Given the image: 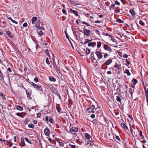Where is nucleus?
I'll use <instances>...</instances> for the list:
<instances>
[{
  "label": "nucleus",
  "mask_w": 148,
  "mask_h": 148,
  "mask_svg": "<svg viewBox=\"0 0 148 148\" xmlns=\"http://www.w3.org/2000/svg\"><path fill=\"white\" fill-rule=\"evenodd\" d=\"M95 106L93 105L90 106L86 110V113L88 114H90L91 113H94L95 112Z\"/></svg>",
  "instance_id": "f257e3e1"
},
{
  "label": "nucleus",
  "mask_w": 148,
  "mask_h": 148,
  "mask_svg": "<svg viewBox=\"0 0 148 148\" xmlns=\"http://www.w3.org/2000/svg\"><path fill=\"white\" fill-rule=\"evenodd\" d=\"M32 85L33 87L36 90H37V91H42V88L40 84L37 85L36 84L33 83V82H31Z\"/></svg>",
  "instance_id": "f03ea898"
},
{
  "label": "nucleus",
  "mask_w": 148,
  "mask_h": 148,
  "mask_svg": "<svg viewBox=\"0 0 148 148\" xmlns=\"http://www.w3.org/2000/svg\"><path fill=\"white\" fill-rule=\"evenodd\" d=\"M53 67H54V69H56V70L57 71H58V70H59V68L58 67V64L59 63V60H58V63L57 64H56V63L55 60H54V58H53Z\"/></svg>",
  "instance_id": "7ed1b4c3"
},
{
  "label": "nucleus",
  "mask_w": 148,
  "mask_h": 148,
  "mask_svg": "<svg viewBox=\"0 0 148 148\" xmlns=\"http://www.w3.org/2000/svg\"><path fill=\"white\" fill-rule=\"evenodd\" d=\"M44 132L45 135L47 136H49L50 135V132L49 129L47 127H46L44 130Z\"/></svg>",
  "instance_id": "20e7f679"
},
{
  "label": "nucleus",
  "mask_w": 148,
  "mask_h": 148,
  "mask_svg": "<svg viewBox=\"0 0 148 148\" xmlns=\"http://www.w3.org/2000/svg\"><path fill=\"white\" fill-rule=\"evenodd\" d=\"M90 33V30L86 29H84V33L85 35L89 36Z\"/></svg>",
  "instance_id": "39448f33"
},
{
  "label": "nucleus",
  "mask_w": 148,
  "mask_h": 148,
  "mask_svg": "<svg viewBox=\"0 0 148 148\" xmlns=\"http://www.w3.org/2000/svg\"><path fill=\"white\" fill-rule=\"evenodd\" d=\"M145 93L146 94V97L147 101L148 100V86H144Z\"/></svg>",
  "instance_id": "423d86ee"
},
{
  "label": "nucleus",
  "mask_w": 148,
  "mask_h": 148,
  "mask_svg": "<svg viewBox=\"0 0 148 148\" xmlns=\"http://www.w3.org/2000/svg\"><path fill=\"white\" fill-rule=\"evenodd\" d=\"M104 48L106 50L110 52H111L112 49L110 48L107 45H104L103 46Z\"/></svg>",
  "instance_id": "0eeeda50"
},
{
  "label": "nucleus",
  "mask_w": 148,
  "mask_h": 148,
  "mask_svg": "<svg viewBox=\"0 0 148 148\" xmlns=\"http://www.w3.org/2000/svg\"><path fill=\"white\" fill-rule=\"evenodd\" d=\"M95 53L99 59H101L102 58V54L99 51H97Z\"/></svg>",
  "instance_id": "6e6552de"
},
{
  "label": "nucleus",
  "mask_w": 148,
  "mask_h": 148,
  "mask_svg": "<svg viewBox=\"0 0 148 148\" xmlns=\"http://www.w3.org/2000/svg\"><path fill=\"white\" fill-rule=\"evenodd\" d=\"M112 62V60L111 59H109L107 60L106 62L104 63V64H106L107 66L109 65L110 63Z\"/></svg>",
  "instance_id": "1a4fd4ad"
},
{
  "label": "nucleus",
  "mask_w": 148,
  "mask_h": 148,
  "mask_svg": "<svg viewBox=\"0 0 148 148\" xmlns=\"http://www.w3.org/2000/svg\"><path fill=\"white\" fill-rule=\"evenodd\" d=\"M6 34L8 36L11 38H13L14 37L13 35L9 31L6 32Z\"/></svg>",
  "instance_id": "9d476101"
},
{
  "label": "nucleus",
  "mask_w": 148,
  "mask_h": 148,
  "mask_svg": "<svg viewBox=\"0 0 148 148\" xmlns=\"http://www.w3.org/2000/svg\"><path fill=\"white\" fill-rule=\"evenodd\" d=\"M114 67V68H117V69L119 70H121L122 69L121 66L119 64H117L116 62V63Z\"/></svg>",
  "instance_id": "9b49d317"
},
{
  "label": "nucleus",
  "mask_w": 148,
  "mask_h": 148,
  "mask_svg": "<svg viewBox=\"0 0 148 148\" xmlns=\"http://www.w3.org/2000/svg\"><path fill=\"white\" fill-rule=\"evenodd\" d=\"M129 92L131 94L132 97L133 94L134 93V89H133L131 88H130L129 89Z\"/></svg>",
  "instance_id": "f8f14e48"
},
{
  "label": "nucleus",
  "mask_w": 148,
  "mask_h": 148,
  "mask_svg": "<svg viewBox=\"0 0 148 148\" xmlns=\"http://www.w3.org/2000/svg\"><path fill=\"white\" fill-rule=\"evenodd\" d=\"M96 44V43L95 42H90L88 43V46L89 47L92 46V47H95Z\"/></svg>",
  "instance_id": "ddd939ff"
},
{
  "label": "nucleus",
  "mask_w": 148,
  "mask_h": 148,
  "mask_svg": "<svg viewBox=\"0 0 148 148\" xmlns=\"http://www.w3.org/2000/svg\"><path fill=\"white\" fill-rule=\"evenodd\" d=\"M121 126L125 130H127L128 129V128L127 126L125 123H121Z\"/></svg>",
  "instance_id": "4468645a"
},
{
  "label": "nucleus",
  "mask_w": 148,
  "mask_h": 148,
  "mask_svg": "<svg viewBox=\"0 0 148 148\" xmlns=\"http://www.w3.org/2000/svg\"><path fill=\"white\" fill-rule=\"evenodd\" d=\"M25 91L27 98L29 99H31L32 98L30 97V93L27 90H25Z\"/></svg>",
  "instance_id": "2eb2a0df"
},
{
  "label": "nucleus",
  "mask_w": 148,
  "mask_h": 148,
  "mask_svg": "<svg viewBox=\"0 0 148 148\" xmlns=\"http://www.w3.org/2000/svg\"><path fill=\"white\" fill-rule=\"evenodd\" d=\"M49 80L51 82H55L56 81V79L53 77L52 76H50L49 77Z\"/></svg>",
  "instance_id": "dca6fc26"
},
{
  "label": "nucleus",
  "mask_w": 148,
  "mask_h": 148,
  "mask_svg": "<svg viewBox=\"0 0 148 148\" xmlns=\"http://www.w3.org/2000/svg\"><path fill=\"white\" fill-rule=\"evenodd\" d=\"M70 11L71 12V13H73L76 16H78V12L76 11L73 10L72 9H71L70 10Z\"/></svg>",
  "instance_id": "f3484780"
},
{
  "label": "nucleus",
  "mask_w": 148,
  "mask_h": 148,
  "mask_svg": "<svg viewBox=\"0 0 148 148\" xmlns=\"http://www.w3.org/2000/svg\"><path fill=\"white\" fill-rule=\"evenodd\" d=\"M16 109L20 111H22L23 110V108L21 106L17 105L16 106Z\"/></svg>",
  "instance_id": "a211bd4d"
},
{
  "label": "nucleus",
  "mask_w": 148,
  "mask_h": 148,
  "mask_svg": "<svg viewBox=\"0 0 148 148\" xmlns=\"http://www.w3.org/2000/svg\"><path fill=\"white\" fill-rule=\"evenodd\" d=\"M44 51L45 52L46 54L47 55V56H48L49 58L51 57L49 53V52L48 49L45 50Z\"/></svg>",
  "instance_id": "6ab92c4d"
},
{
  "label": "nucleus",
  "mask_w": 148,
  "mask_h": 148,
  "mask_svg": "<svg viewBox=\"0 0 148 148\" xmlns=\"http://www.w3.org/2000/svg\"><path fill=\"white\" fill-rule=\"evenodd\" d=\"M0 77L1 78L0 79L2 81L4 80V77L3 73H2L1 71V73H0Z\"/></svg>",
  "instance_id": "aec40b11"
},
{
  "label": "nucleus",
  "mask_w": 148,
  "mask_h": 148,
  "mask_svg": "<svg viewBox=\"0 0 148 148\" xmlns=\"http://www.w3.org/2000/svg\"><path fill=\"white\" fill-rule=\"evenodd\" d=\"M40 21L38 20L35 23V27H36L37 28L40 26Z\"/></svg>",
  "instance_id": "412c9836"
},
{
  "label": "nucleus",
  "mask_w": 148,
  "mask_h": 148,
  "mask_svg": "<svg viewBox=\"0 0 148 148\" xmlns=\"http://www.w3.org/2000/svg\"><path fill=\"white\" fill-rule=\"evenodd\" d=\"M85 137L88 139H90L91 138V136L88 133L85 134Z\"/></svg>",
  "instance_id": "4be33fe9"
},
{
  "label": "nucleus",
  "mask_w": 148,
  "mask_h": 148,
  "mask_svg": "<svg viewBox=\"0 0 148 148\" xmlns=\"http://www.w3.org/2000/svg\"><path fill=\"white\" fill-rule=\"evenodd\" d=\"M21 145L22 147H23L25 145V143L24 141V139L23 138H21Z\"/></svg>",
  "instance_id": "5701e85b"
},
{
  "label": "nucleus",
  "mask_w": 148,
  "mask_h": 148,
  "mask_svg": "<svg viewBox=\"0 0 148 148\" xmlns=\"http://www.w3.org/2000/svg\"><path fill=\"white\" fill-rule=\"evenodd\" d=\"M132 82H133V84H136L138 82V80L134 78L132 79Z\"/></svg>",
  "instance_id": "b1692460"
},
{
  "label": "nucleus",
  "mask_w": 148,
  "mask_h": 148,
  "mask_svg": "<svg viewBox=\"0 0 148 148\" xmlns=\"http://www.w3.org/2000/svg\"><path fill=\"white\" fill-rule=\"evenodd\" d=\"M116 100L117 101L121 102V99L119 96H116Z\"/></svg>",
  "instance_id": "393cba45"
},
{
  "label": "nucleus",
  "mask_w": 148,
  "mask_h": 148,
  "mask_svg": "<svg viewBox=\"0 0 148 148\" xmlns=\"http://www.w3.org/2000/svg\"><path fill=\"white\" fill-rule=\"evenodd\" d=\"M130 13L133 16H134L135 15L134 11L133 10L131 9L130 10Z\"/></svg>",
  "instance_id": "a878e982"
},
{
  "label": "nucleus",
  "mask_w": 148,
  "mask_h": 148,
  "mask_svg": "<svg viewBox=\"0 0 148 148\" xmlns=\"http://www.w3.org/2000/svg\"><path fill=\"white\" fill-rule=\"evenodd\" d=\"M22 113L18 112L16 113V115L17 116H21L22 118H23L24 116L23 115H22Z\"/></svg>",
  "instance_id": "bb28decb"
},
{
  "label": "nucleus",
  "mask_w": 148,
  "mask_h": 148,
  "mask_svg": "<svg viewBox=\"0 0 148 148\" xmlns=\"http://www.w3.org/2000/svg\"><path fill=\"white\" fill-rule=\"evenodd\" d=\"M125 73L127 74L128 75L130 76L131 75V73L130 72L129 70L128 69L126 70Z\"/></svg>",
  "instance_id": "cd10ccee"
},
{
  "label": "nucleus",
  "mask_w": 148,
  "mask_h": 148,
  "mask_svg": "<svg viewBox=\"0 0 148 148\" xmlns=\"http://www.w3.org/2000/svg\"><path fill=\"white\" fill-rule=\"evenodd\" d=\"M103 34L104 36H108L110 37H112V36L110 35L108 33H105L103 32Z\"/></svg>",
  "instance_id": "c85d7f7f"
},
{
  "label": "nucleus",
  "mask_w": 148,
  "mask_h": 148,
  "mask_svg": "<svg viewBox=\"0 0 148 148\" xmlns=\"http://www.w3.org/2000/svg\"><path fill=\"white\" fill-rule=\"evenodd\" d=\"M70 132L71 134H74L75 133V132L73 130V127H72V128L70 129Z\"/></svg>",
  "instance_id": "c756f323"
},
{
  "label": "nucleus",
  "mask_w": 148,
  "mask_h": 148,
  "mask_svg": "<svg viewBox=\"0 0 148 148\" xmlns=\"http://www.w3.org/2000/svg\"><path fill=\"white\" fill-rule=\"evenodd\" d=\"M34 125L32 123H30L28 125L29 127L32 128H33L34 127Z\"/></svg>",
  "instance_id": "7c9ffc66"
},
{
  "label": "nucleus",
  "mask_w": 148,
  "mask_h": 148,
  "mask_svg": "<svg viewBox=\"0 0 148 148\" xmlns=\"http://www.w3.org/2000/svg\"><path fill=\"white\" fill-rule=\"evenodd\" d=\"M49 121L52 124H53V118L49 117Z\"/></svg>",
  "instance_id": "2f4dec72"
},
{
  "label": "nucleus",
  "mask_w": 148,
  "mask_h": 148,
  "mask_svg": "<svg viewBox=\"0 0 148 148\" xmlns=\"http://www.w3.org/2000/svg\"><path fill=\"white\" fill-rule=\"evenodd\" d=\"M56 108L57 109V111L60 114L61 113H62L61 112V108L60 107H56Z\"/></svg>",
  "instance_id": "473e14b6"
},
{
  "label": "nucleus",
  "mask_w": 148,
  "mask_h": 148,
  "mask_svg": "<svg viewBox=\"0 0 148 148\" xmlns=\"http://www.w3.org/2000/svg\"><path fill=\"white\" fill-rule=\"evenodd\" d=\"M85 41L84 42L83 44L85 45L86 43L88 42H89L91 41V40H89L88 39H85Z\"/></svg>",
  "instance_id": "72a5a7b5"
},
{
  "label": "nucleus",
  "mask_w": 148,
  "mask_h": 148,
  "mask_svg": "<svg viewBox=\"0 0 148 148\" xmlns=\"http://www.w3.org/2000/svg\"><path fill=\"white\" fill-rule=\"evenodd\" d=\"M90 50L89 49L87 48H86V53L87 54H89L90 53Z\"/></svg>",
  "instance_id": "f704fd0d"
},
{
  "label": "nucleus",
  "mask_w": 148,
  "mask_h": 148,
  "mask_svg": "<svg viewBox=\"0 0 148 148\" xmlns=\"http://www.w3.org/2000/svg\"><path fill=\"white\" fill-rule=\"evenodd\" d=\"M25 139L27 142L29 144H32V143L27 138L25 137Z\"/></svg>",
  "instance_id": "c9c22d12"
},
{
  "label": "nucleus",
  "mask_w": 148,
  "mask_h": 148,
  "mask_svg": "<svg viewBox=\"0 0 148 148\" xmlns=\"http://www.w3.org/2000/svg\"><path fill=\"white\" fill-rule=\"evenodd\" d=\"M116 21L118 22L121 23H124V21H123L121 19H116Z\"/></svg>",
  "instance_id": "e433bc0d"
},
{
  "label": "nucleus",
  "mask_w": 148,
  "mask_h": 148,
  "mask_svg": "<svg viewBox=\"0 0 148 148\" xmlns=\"http://www.w3.org/2000/svg\"><path fill=\"white\" fill-rule=\"evenodd\" d=\"M115 7V5L113 4L110 5V10H113Z\"/></svg>",
  "instance_id": "4c0bfd02"
},
{
  "label": "nucleus",
  "mask_w": 148,
  "mask_h": 148,
  "mask_svg": "<svg viewBox=\"0 0 148 148\" xmlns=\"http://www.w3.org/2000/svg\"><path fill=\"white\" fill-rule=\"evenodd\" d=\"M121 85H119V86H118V87L117 88L116 90V91L117 92H120L121 91V90L120 89V87H121Z\"/></svg>",
  "instance_id": "58836bf2"
},
{
  "label": "nucleus",
  "mask_w": 148,
  "mask_h": 148,
  "mask_svg": "<svg viewBox=\"0 0 148 148\" xmlns=\"http://www.w3.org/2000/svg\"><path fill=\"white\" fill-rule=\"evenodd\" d=\"M101 45V43L100 42H97V47L98 48H99Z\"/></svg>",
  "instance_id": "ea45409f"
},
{
  "label": "nucleus",
  "mask_w": 148,
  "mask_h": 148,
  "mask_svg": "<svg viewBox=\"0 0 148 148\" xmlns=\"http://www.w3.org/2000/svg\"><path fill=\"white\" fill-rule=\"evenodd\" d=\"M45 62L47 64L49 65L50 64V63L49 61L48 58H46Z\"/></svg>",
  "instance_id": "a19ab883"
},
{
  "label": "nucleus",
  "mask_w": 148,
  "mask_h": 148,
  "mask_svg": "<svg viewBox=\"0 0 148 148\" xmlns=\"http://www.w3.org/2000/svg\"><path fill=\"white\" fill-rule=\"evenodd\" d=\"M37 28L39 29L42 30H44L45 29L43 27L40 26V25Z\"/></svg>",
  "instance_id": "79ce46f5"
},
{
  "label": "nucleus",
  "mask_w": 148,
  "mask_h": 148,
  "mask_svg": "<svg viewBox=\"0 0 148 148\" xmlns=\"http://www.w3.org/2000/svg\"><path fill=\"white\" fill-rule=\"evenodd\" d=\"M37 32L38 34L40 36H42L43 35V32H42L41 31H40L39 32H38V31H37Z\"/></svg>",
  "instance_id": "37998d69"
},
{
  "label": "nucleus",
  "mask_w": 148,
  "mask_h": 148,
  "mask_svg": "<svg viewBox=\"0 0 148 148\" xmlns=\"http://www.w3.org/2000/svg\"><path fill=\"white\" fill-rule=\"evenodd\" d=\"M92 122L95 125H98V122L96 119H94L93 120Z\"/></svg>",
  "instance_id": "c03bdc74"
},
{
  "label": "nucleus",
  "mask_w": 148,
  "mask_h": 148,
  "mask_svg": "<svg viewBox=\"0 0 148 148\" xmlns=\"http://www.w3.org/2000/svg\"><path fill=\"white\" fill-rule=\"evenodd\" d=\"M111 38V40L113 42H116V40L114 38V37L112 36V37H110Z\"/></svg>",
  "instance_id": "a18cd8bd"
},
{
  "label": "nucleus",
  "mask_w": 148,
  "mask_h": 148,
  "mask_svg": "<svg viewBox=\"0 0 148 148\" xmlns=\"http://www.w3.org/2000/svg\"><path fill=\"white\" fill-rule=\"evenodd\" d=\"M82 23L88 26H90V25L89 23H88L87 22L83 21L82 22Z\"/></svg>",
  "instance_id": "49530a36"
},
{
  "label": "nucleus",
  "mask_w": 148,
  "mask_h": 148,
  "mask_svg": "<svg viewBox=\"0 0 148 148\" xmlns=\"http://www.w3.org/2000/svg\"><path fill=\"white\" fill-rule=\"evenodd\" d=\"M139 23L140 25H141L143 26L145 25V23L143 22L142 21L140 20L139 21Z\"/></svg>",
  "instance_id": "de8ad7c7"
},
{
  "label": "nucleus",
  "mask_w": 148,
  "mask_h": 148,
  "mask_svg": "<svg viewBox=\"0 0 148 148\" xmlns=\"http://www.w3.org/2000/svg\"><path fill=\"white\" fill-rule=\"evenodd\" d=\"M126 62L127 63V64H125V65L127 66H128L130 64V62L128 61L127 59H126Z\"/></svg>",
  "instance_id": "09e8293b"
},
{
  "label": "nucleus",
  "mask_w": 148,
  "mask_h": 148,
  "mask_svg": "<svg viewBox=\"0 0 148 148\" xmlns=\"http://www.w3.org/2000/svg\"><path fill=\"white\" fill-rule=\"evenodd\" d=\"M73 130L75 132H77L78 131V129L77 127H73Z\"/></svg>",
  "instance_id": "8fccbe9b"
},
{
  "label": "nucleus",
  "mask_w": 148,
  "mask_h": 148,
  "mask_svg": "<svg viewBox=\"0 0 148 148\" xmlns=\"http://www.w3.org/2000/svg\"><path fill=\"white\" fill-rule=\"evenodd\" d=\"M116 139L117 140H118L119 141H120V142L121 141L120 138H119V136H118L117 135H116Z\"/></svg>",
  "instance_id": "3c124183"
},
{
  "label": "nucleus",
  "mask_w": 148,
  "mask_h": 148,
  "mask_svg": "<svg viewBox=\"0 0 148 148\" xmlns=\"http://www.w3.org/2000/svg\"><path fill=\"white\" fill-rule=\"evenodd\" d=\"M27 26V24L26 23H24L23 24V26L25 27H26Z\"/></svg>",
  "instance_id": "603ef678"
},
{
  "label": "nucleus",
  "mask_w": 148,
  "mask_h": 148,
  "mask_svg": "<svg viewBox=\"0 0 148 148\" xmlns=\"http://www.w3.org/2000/svg\"><path fill=\"white\" fill-rule=\"evenodd\" d=\"M34 81L36 83L38 82V78L35 77L34 79Z\"/></svg>",
  "instance_id": "864d4df0"
},
{
  "label": "nucleus",
  "mask_w": 148,
  "mask_h": 148,
  "mask_svg": "<svg viewBox=\"0 0 148 148\" xmlns=\"http://www.w3.org/2000/svg\"><path fill=\"white\" fill-rule=\"evenodd\" d=\"M7 142H8L9 145H10L9 146V147H11L12 146V143L11 141L8 142V141H7Z\"/></svg>",
  "instance_id": "5fc2aeb1"
},
{
  "label": "nucleus",
  "mask_w": 148,
  "mask_h": 148,
  "mask_svg": "<svg viewBox=\"0 0 148 148\" xmlns=\"http://www.w3.org/2000/svg\"><path fill=\"white\" fill-rule=\"evenodd\" d=\"M69 146L71 147L72 148H76V146L75 145H72L71 144H69Z\"/></svg>",
  "instance_id": "6e6d98bb"
},
{
  "label": "nucleus",
  "mask_w": 148,
  "mask_h": 148,
  "mask_svg": "<svg viewBox=\"0 0 148 148\" xmlns=\"http://www.w3.org/2000/svg\"><path fill=\"white\" fill-rule=\"evenodd\" d=\"M89 142H90V143H89V144H90V145H91V146H92L93 145H94V143H93L92 142V141H91V140H89L88 141Z\"/></svg>",
  "instance_id": "4d7b16f0"
},
{
  "label": "nucleus",
  "mask_w": 148,
  "mask_h": 148,
  "mask_svg": "<svg viewBox=\"0 0 148 148\" xmlns=\"http://www.w3.org/2000/svg\"><path fill=\"white\" fill-rule=\"evenodd\" d=\"M95 32L99 35H100V32L97 29L95 30Z\"/></svg>",
  "instance_id": "13d9d810"
},
{
  "label": "nucleus",
  "mask_w": 148,
  "mask_h": 148,
  "mask_svg": "<svg viewBox=\"0 0 148 148\" xmlns=\"http://www.w3.org/2000/svg\"><path fill=\"white\" fill-rule=\"evenodd\" d=\"M115 3L117 5H120V3L119 1H117V0L115 1Z\"/></svg>",
  "instance_id": "bf43d9fd"
},
{
  "label": "nucleus",
  "mask_w": 148,
  "mask_h": 148,
  "mask_svg": "<svg viewBox=\"0 0 148 148\" xmlns=\"http://www.w3.org/2000/svg\"><path fill=\"white\" fill-rule=\"evenodd\" d=\"M11 20V21L14 23H16V24H18V22L16 21H15L14 20H13V19H10Z\"/></svg>",
  "instance_id": "052dcab7"
},
{
  "label": "nucleus",
  "mask_w": 148,
  "mask_h": 148,
  "mask_svg": "<svg viewBox=\"0 0 148 148\" xmlns=\"http://www.w3.org/2000/svg\"><path fill=\"white\" fill-rule=\"evenodd\" d=\"M95 60H96V62H95V63L94 64V66H96L97 65H98V62L97 61V60H96L95 59Z\"/></svg>",
  "instance_id": "680f3d73"
},
{
  "label": "nucleus",
  "mask_w": 148,
  "mask_h": 148,
  "mask_svg": "<svg viewBox=\"0 0 148 148\" xmlns=\"http://www.w3.org/2000/svg\"><path fill=\"white\" fill-rule=\"evenodd\" d=\"M48 140H49V141L50 142V143H53V142L52 141V140L51 138H48Z\"/></svg>",
  "instance_id": "e2e57ef3"
},
{
  "label": "nucleus",
  "mask_w": 148,
  "mask_h": 148,
  "mask_svg": "<svg viewBox=\"0 0 148 148\" xmlns=\"http://www.w3.org/2000/svg\"><path fill=\"white\" fill-rule=\"evenodd\" d=\"M37 19H32V24H34L35 21H37Z\"/></svg>",
  "instance_id": "0e129e2a"
},
{
  "label": "nucleus",
  "mask_w": 148,
  "mask_h": 148,
  "mask_svg": "<svg viewBox=\"0 0 148 148\" xmlns=\"http://www.w3.org/2000/svg\"><path fill=\"white\" fill-rule=\"evenodd\" d=\"M123 57L125 58H127L128 57V56L127 54H125L123 55Z\"/></svg>",
  "instance_id": "69168bd1"
},
{
  "label": "nucleus",
  "mask_w": 148,
  "mask_h": 148,
  "mask_svg": "<svg viewBox=\"0 0 148 148\" xmlns=\"http://www.w3.org/2000/svg\"><path fill=\"white\" fill-rule=\"evenodd\" d=\"M45 119L46 121L48 122L49 121V119L48 118V116H47L45 117Z\"/></svg>",
  "instance_id": "338daca9"
},
{
  "label": "nucleus",
  "mask_w": 148,
  "mask_h": 148,
  "mask_svg": "<svg viewBox=\"0 0 148 148\" xmlns=\"http://www.w3.org/2000/svg\"><path fill=\"white\" fill-rule=\"evenodd\" d=\"M90 117L92 118V119H94L95 118V115L94 114H92L90 116Z\"/></svg>",
  "instance_id": "774afa93"
}]
</instances>
